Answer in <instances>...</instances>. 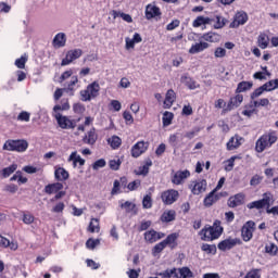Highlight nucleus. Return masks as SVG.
<instances>
[{"label": "nucleus", "mask_w": 278, "mask_h": 278, "mask_svg": "<svg viewBox=\"0 0 278 278\" xmlns=\"http://www.w3.org/2000/svg\"><path fill=\"white\" fill-rule=\"evenodd\" d=\"M97 140H99V135L97 134V129L94 127L88 130L83 138L84 144H89L90 147H94V144H97Z\"/></svg>", "instance_id": "aec40b11"}, {"label": "nucleus", "mask_w": 278, "mask_h": 278, "mask_svg": "<svg viewBox=\"0 0 278 278\" xmlns=\"http://www.w3.org/2000/svg\"><path fill=\"white\" fill-rule=\"evenodd\" d=\"M255 231V222L249 220L241 228V238L243 242H249L253 238Z\"/></svg>", "instance_id": "6e6552de"}, {"label": "nucleus", "mask_w": 278, "mask_h": 278, "mask_svg": "<svg viewBox=\"0 0 278 278\" xmlns=\"http://www.w3.org/2000/svg\"><path fill=\"white\" fill-rule=\"evenodd\" d=\"M179 275L178 278H192L194 277V274L192 270L189 269V267H181L178 269Z\"/></svg>", "instance_id": "a18cd8bd"}, {"label": "nucleus", "mask_w": 278, "mask_h": 278, "mask_svg": "<svg viewBox=\"0 0 278 278\" xmlns=\"http://www.w3.org/2000/svg\"><path fill=\"white\" fill-rule=\"evenodd\" d=\"M243 101H244V96H242V93H236L235 97H231L229 99L226 108L223 109V113L227 114V112H231V110H235V108H240Z\"/></svg>", "instance_id": "f8f14e48"}, {"label": "nucleus", "mask_w": 278, "mask_h": 278, "mask_svg": "<svg viewBox=\"0 0 278 278\" xmlns=\"http://www.w3.org/2000/svg\"><path fill=\"white\" fill-rule=\"evenodd\" d=\"M141 181L140 180H134L128 184L127 188L130 190V192H134V190H138L140 188Z\"/></svg>", "instance_id": "0e129e2a"}, {"label": "nucleus", "mask_w": 278, "mask_h": 278, "mask_svg": "<svg viewBox=\"0 0 278 278\" xmlns=\"http://www.w3.org/2000/svg\"><path fill=\"white\" fill-rule=\"evenodd\" d=\"M245 199L247 195L242 192L231 195L227 202L228 207H240V205H244Z\"/></svg>", "instance_id": "f3484780"}, {"label": "nucleus", "mask_w": 278, "mask_h": 278, "mask_svg": "<svg viewBox=\"0 0 278 278\" xmlns=\"http://www.w3.org/2000/svg\"><path fill=\"white\" fill-rule=\"evenodd\" d=\"M155 16H162V11L160 10V7L155 4H148L146 7V18L148 21H151V18H155Z\"/></svg>", "instance_id": "412c9836"}, {"label": "nucleus", "mask_w": 278, "mask_h": 278, "mask_svg": "<svg viewBox=\"0 0 278 278\" xmlns=\"http://www.w3.org/2000/svg\"><path fill=\"white\" fill-rule=\"evenodd\" d=\"M73 112L75 114H84V112H86V106L81 103H74L73 104Z\"/></svg>", "instance_id": "4d7b16f0"}, {"label": "nucleus", "mask_w": 278, "mask_h": 278, "mask_svg": "<svg viewBox=\"0 0 278 278\" xmlns=\"http://www.w3.org/2000/svg\"><path fill=\"white\" fill-rule=\"evenodd\" d=\"M99 244H101V240H99V239L89 238V239L86 241V247H87V249L94 250V249H97V247H99Z\"/></svg>", "instance_id": "864d4df0"}, {"label": "nucleus", "mask_w": 278, "mask_h": 278, "mask_svg": "<svg viewBox=\"0 0 278 278\" xmlns=\"http://www.w3.org/2000/svg\"><path fill=\"white\" fill-rule=\"evenodd\" d=\"M188 177H190V170H177L172 177V184H174V186H181Z\"/></svg>", "instance_id": "a211bd4d"}, {"label": "nucleus", "mask_w": 278, "mask_h": 278, "mask_svg": "<svg viewBox=\"0 0 278 278\" xmlns=\"http://www.w3.org/2000/svg\"><path fill=\"white\" fill-rule=\"evenodd\" d=\"M81 55H84V50H81L79 48L68 50L65 53V58L62 59V61H61V66H68L71 64H73V62H75V60H79V58H81Z\"/></svg>", "instance_id": "0eeeda50"}, {"label": "nucleus", "mask_w": 278, "mask_h": 278, "mask_svg": "<svg viewBox=\"0 0 278 278\" xmlns=\"http://www.w3.org/2000/svg\"><path fill=\"white\" fill-rule=\"evenodd\" d=\"M268 86H271V83H265L261 87L256 88L252 93H251V99H257V97H262L264 92H267Z\"/></svg>", "instance_id": "c9c22d12"}, {"label": "nucleus", "mask_w": 278, "mask_h": 278, "mask_svg": "<svg viewBox=\"0 0 278 278\" xmlns=\"http://www.w3.org/2000/svg\"><path fill=\"white\" fill-rule=\"evenodd\" d=\"M123 118L126 122L127 125H134V116L129 111H125L123 113Z\"/></svg>", "instance_id": "680f3d73"}, {"label": "nucleus", "mask_w": 278, "mask_h": 278, "mask_svg": "<svg viewBox=\"0 0 278 278\" xmlns=\"http://www.w3.org/2000/svg\"><path fill=\"white\" fill-rule=\"evenodd\" d=\"M60 190H64V185L62 182H53L45 187L46 194H55Z\"/></svg>", "instance_id": "bb28decb"}, {"label": "nucleus", "mask_w": 278, "mask_h": 278, "mask_svg": "<svg viewBox=\"0 0 278 278\" xmlns=\"http://www.w3.org/2000/svg\"><path fill=\"white\" fill-rule=\"evenodd\" d=\"M179 199V191L175 189H168L161 193V200L164 205H173Z\"/></svg>", "instance_id": "1a4fd4ad"}, {"label": "nucleus", "mask_w": 278, "mask_h": 278, "mask_svg": "<svg viewBox=\"0 0 278 278\" xmlns=\"http://www.w3.org/2000/svg\"><path fill=\"white\" fill-rule=\"evenodd\" d=\"M268 45H270V37L266 33H261L257 37V47L260 49H268Z\"/></svg>", "instance_id": "2f4dec72"}, {"label": "nucleus", "mask_w": 278, "mask_h": 278, "mask_svg": "<svg viewBox=\"0 0 278 278\" xmlns=\"http://www.w3.org/2000/svg\"><path fill=\"white\" fill-rule=\"evenodd\" d=\"M241 114L243 116H247L248 118H251V116H253V114H257V109H253V108L249 106V104H248L244 106V110L241 112Z\"/></svg>", "instance_id": "603ef678"}, {"label": "nucleus", "mask_w": 278, "mask_h": 278, "mask_svg": "<svg viewBox=\"0 0 278 278\" xmlns=\"http://www.w3.org/2000/svg\"><path fill=\"white\" fill-rule=\"evenodd\" d=\"M31 118V114L27 111H22L17 117L16 121H20L21 123H29V119Z\"/></svg>", "instance_id": "de8ad7c7"}, {"label": "nucleus", "mask_w": 278, "mask_h": 278, "mask_svg": "<svg viewBox=\"0 0 278 278\" xmlns=\"http://www.w3.org/2000/svg\"><path fill=\"white\" fill-rule=\"evenodd\" d=\"M220 199V195L216 193V190L211 191L205 198H204V206L205 207H212L214 203H216Z\"/></svg>", "instance_id": "393cba45"}, {"label": "nucleus", "mask_w": 278, "mask_h": 278, "mask_svg": "<svg viewBox=\"0 0 278 278\" xmlns=\"http://www.w3.org/2000/svg\"><path fill=\"white\" fill-rule=\"evenodd\" d=\"M242 142H244V137L235 135L226 143V149L227 151H236V149H240V147H242Z\"/></svg>", "instance_id": "dca6fc26"}, {"label": "nucleus", "mask_w": 278, "mask_h": 278, "mask_svg": "<svg viewBox=\"0 0 278 278\" xmlns=\"http://www.w3.org/2000/svg\"><path fill=\"white\" fill-rule=\"evenodd\" d=\"M121 164H123V162H121V159L111 160L109 162V167L111 168V170H118L121 168Z\"/></svg>", "instance_id": "6e6d98bb"}, {"label": "nucleus", "mask_w": 278, "mask_h": 278, "mask_svg": "<svg viewBox=\"0 0 278 278\" xmlns=\"http://www.w3.org/2000/svg\"><path fill=\"white\" fill-rule=\"evenodd\" d=\"M173 118H175V114L172 112L165 111L163 114V127H168L173 124Z\"/></svg>", "instance_id": "a19ab883"}, {"label": "nucleus", "mask_w": 278, "mask_h": 278, "mask_svg": "<svg viewBox=\"0 0 278 278\" xmlns=\"http://www.w3.org/2000/svg\"><path fill=\"white\" fill-rule=\"evenodd\" d=\"M109 144L113 149H119L121 144H123V139H121L118 136H113L111 139H109Z\"/></svg>", "instance_id": "37998d69"}, {"label": "nucleus", "mask_w": 278, "mask_h": 278, "mask_svg": "<svg viewBox=\"0 0 278 278\" xmlns=\"http://www.w3.org/2000/svg\"><path fill=\"white\" fill-rule=\"evenodd\" d=\"M99 92H101V85H99V81L94 80L90 83L86 89L79 91L80 101H92V99H97V97H99Z\"/></svg>", "instance_id": "20e7f679"}, {"label": "nucleus", "mask_w": 278, "mask_h": 278, "mask_svg": "<svg viewBox=\"0 0 278 278\" xmlns=\"http://www.w3.org/2000/svg\"><path fill=\"white\" fill-rule=\"evenodd\" d=\"M236 160H242L240 155H233L226 161L225 170H233V166H236Z\"/></svg>", "instance_id": "ea45409f"}, {"label": "nucleus", "mask_w": 278, "mask_h": 278, "mask_svg": "<svg viewBox=\"0 0 278 278\" xmlns=\"http://www.w3.org/2000/svg\"><path fill=\"white\" fill-rule=\"evenodd\" d=\"M215 58H225V55H227V50H225V48H216L215 52H214Z\"/></svg>", "instance_id": "69168bd1"}, {"label": "nucleus", "mask_w": 278, "mask_h": 278, "mask_svg": "<svg viewBox=\"0 0 278 278\" xmlns=\"http://www.w3.org/2000/svg\"><path fill=\"white\" fill-rule=\"evenodd\" d=\"M34 220H36V217H34V215H31L29 213L23 214V223L25 225H31L34 223Z\"/></svg>", "instance_id": "bf43d9fd"}, {"label": "nucleus", "mask_w": 278, "mask_h": 278, "mask_svg": "<svg viewBox=\"0 0 278 278\" xmlns=\"http://www.w3.org/2000/svg\"><path fill=\"white\" fill-rule=\"evenodd\" d=\"M262 181H264V176H260V175L255 174V175L250 179V186H252L253 188H255V186H260V184H262Z\"/></svg>", "instance_id": "5fc2aeb1"}, {"label": "nucleus", "mask_w": 278, "mask_h": 278, "mask_svg": "<svg viewBox=\"0 0 278 278\" xmlns=\"http://www.w3.org/2000/svg\"><path fill=\"white\" fill-rule=\"evenodd\" d=\"M205 49H210V43L207 42L194 43L190 47L189 53L191 55H195V53H201L202 51H205Z\"/></svg>", "instance_id": "c756f323"}, {"label": "nucleus", "mask_w": 278, "mask_h": 278, "mask_svg": "<svg viewBox=\"0 0 278 278\" xmlns=\"http://www.w3.org/2000/svg\"><path fill=\"white\" fill-rule=\"evenodd\" d=\"M180 81L185 84L189 90H197V88H199L197 80L192 79L190 76H181Z\"/></svg>", "instance_id": "72a5a7b5"}, {"label": "nucleus", "mask_w": 278, "mask_h": 278, "mask_svg": "<svg viewBox=\"0 0 278 278\" xmlns=\"http://www.w3.org/2000/svg\"><path fill=\"white\" fill-rule=\"evenodd\" d=\"M153 166V161L151 159H146L142 166H139L138 169H135V175H143V177H147L149 175V168Z\"/></svg>", "instance_id": "5701e85b"}, {"label": "nucleus", "mask_w": 278, "mask_h": 278, "mask_svg": "<svg viewBox=\"0 0 278 278\" xmlns=\"http://www.w3.org/2000/svg\"><path fill=\"white\" fill-rule=\"evenodd\" d=\"M121 208L125 210L127 214H131V212H134L135 214H137L136 212V204L126 201L125 203L121 204Z\"/></svg>", "instance_id": "c03bdc74"}, {"label": "nucleus", "mask_w": 278, "mask_h": 278, "mask_svg": "<svg viewBox=\"0 0 278 278\" xmlns=\"http://www.w3.org/2000/svg\"><path fill=\"white\" fill-rule=\"evenodd\" d=\"M142 207L143 210H151V207H153V199H151L150 194L143 197Z\"/></svg>", "instance_id": "8fccbe9b"}, {"label": "nucleus", "mask_w": 278, "mask_h": 278, "mask_svg": "<svg viewBox=\"0 0 278 278\" xmlns=\"http://www.w3.org/2000/svg\"><path fill=\"white\" fill-rule=\"evenodd\" d=\"M275 203V197L270 192L263 193V199L250 202L248 204V210H270V205Z\"/></svg>", "instance_id": "423d86ee"}, {"label": "nucleus", "mask_w": 278, "mask_h": 278, "mask_svg": "<svg viewBox=\"0 0 278 278\" xmlns=\"http://www.w3.org/2000/svg\"><path fill=\"white\" fill-rule=\"evenodd\" d=\"M105 164L106 162L104 161V159H99L92 164V168L93 170H99V168H105Z\"/></svg>", "instance_id": "052dcab7"}, {"label": "nucleus", "mask_w": 278, "mask_h": 278, "mask_svg": "<svg viewBox=\"0 0 278 278\" xmlns=\"http://www.w3.org/2000/svg\"><path fill=\"white\" fill-rule=\"evenodd\" d=\"M267 84H271V86H267V92H271V90H277L278 88V78L276 79H271L269 81H267Z\"/></svg>", "instance_id": "338daca9"}, {"label": "nucleus", "mask_w": 278, "mask_h": 278, "mask_svg": "<svg viewBox=\"0 0 278 278\" xmlns=\"http://www.w3.org/2000/svg\"><path fill=\"white\" fill-rule=\"evenodd\" d=\"M201 250L204 251V253H208L211 255H216V245L215 244L203 243L201 245Z\"/></svg>", "instance_id": "49530a36"}, {"label": "nucleus", "mask_w": 278, "mask_h": 278, "mask_svg": "<svg viewBox=\"0 0 278 278\" xmlns=\"http://www.w3.org/2000/svg\"><path fill=\"white\" fill-rule=\"evenodd\" d=\"M251 88H253V81L243 80L237 85V89L235 90V92L236 94H242V92H249Z\"/></svg>", "instance_id": "7c9ffc66"}, {"label": "nucleus", "mask_w": 278, "mask_h": 278, "mask_svg": "<svg viewBox=\"0 0 278 278\" xmlns=\"http://www.w3.org/2000/svg\"><path fill=\"white\" fill-rule=\"evenodd\" d=\"M165 249H166V244L164 243V241H161L153 247L152 254L160 255V253H162V251H164Z\"/></svg>", "instance_id": "3c124183"}, {"label": "nucleus", "mask_w": 278, "mask_h": 278, "mask_svg": "<svg viewBox=\"0 0 278 278\" xmlns=\"http://www.w3.org/2000/svg\"><path fill=\"white\" fill-rule=\"evenodd\" d=\"M71 110V103L68 98H63L61 104H55L53 106V116L61 129H75V125L68 116H64L61 112H66Z\"/></svg>", "instance_id": "f257e3e1"}, {"label": "nucleus", "mask_w": 278, "mask_h": 278, "mask_svg": "<svg viewBox=\"0 0 278 278\" xmlns=\"http://www.w3.org/2000/svg\"><path fill=\"white\" fill-rule=\"evenodd\" d=\"M54 49H62V47H66V34L58 33L52 41Z\"/></svg>", "instance_id": "b1692460"}, {"label": "nucleus", "mask_w": 278, "mask_h": 278, "mask_svg": "<svg viewBox=\"0 0 278 278\" xmlns=\"http://www.w3.org/2000/svg\"><path fill=\"white\" fill-rule=\"evenodd\" d=\"M159 276L163 278H172V277L179 278V274H177V268L166 269L160 273Z\"/></svg>", "instance_id": "79ce46f5"}, {"label": "nucleus", "mask_w": 278, "mask_h": 278, "mask_svg": "<svg viewBox=\"0 0 278 278\" xmlns=\"http://www.w3.org/2000/svg\"><path fill=\"white\" fill-rule=\"evenodd\" d=\"M143 236H144L146 242L153 244V242H157V240H162V238H165L166 233L157 232L154 229H151L146 231Z\"/></svg>", "instance_id": "6ab92c4d"}, {"label": "nucleus", "mask_w": 278, "mask_h": 278, "mask_svg": "<svg viewBox=\"0 0 278 278\" xmlns=\"http://www.w3.org/2000/svg\"><path fill=\"white\" fill-rule=\"evenodd\" d=\"M265 252L268 253V255L275 256L278 253V247L275 243H269L265 245Z\"/></svg>", "instance_id": "09e8293b"}, {"label": "nucleus", "mask_w": 278, "mask_h": 278, "mask_svg": "<svg viewBox=\"0 0 278 278\" xmlns=\"http://www.w3.org/2000/svg\"><path fill=\"white\" fill-rule=\"evenodd\" d=\"M175 218H177V212L175 210H168L161 215V223H173Z\"/></svg>", "instance_id": "473e14b6"}, {"label": "nucleus", "mask_w": 278, "mask_h": 278, "mask_svg": "<svg viewBox=\"0 0 278 278\" xmlns=\"http://www.w3.org/2000/svg\"><path fill=\"white\" fill-rule=\"evenodd\" d=\"M177 99V93H175V90L168 89L165 96L164 105L168 110L173 108V103H175Z\"/></svg>", "instance_id": "cd10ccee"}, {"label": "nucleus", "mask_w": 278, "mask_h": 278, "mask_svg": "<svg viewBox=\"0 0 278 278\" xmlns=\"http://www.w3.org/2000/svg\"><path fill=\"white\" fill-rule=\"evenodd\" d=\"M3 151H15L16 153H25L29 149V142L25 139H8L3 147Z\"/></svg>", "instance_id": "39448f33"}, {"label": "nucleus", "mask_w": 278, "mask_h": 278, "mask_svg": "<svg viewBox=\"0 0 278 278\" xmlns=\"http://www.w3.org/2000/svg\"><path fill=\"white\" fill-rule=\"evenodd\" d=\"M203 40L206 42H218L220 40V35L214 31H208L202 36Z\"/></svg>", "instance_id": "4c0bfd02"}, {"label": "nucleus", "mask_w": 278, "mask_h": 278, "mask_svg": "<svg viewBox=\"0 0 278 278\" xmlns=\"http://www.w3.org/2000/svg\"><path fill=\"white\" fill-rule=\"evenodd\" d=\"M89 233H99L101 231V226L99 225V219L91 218L89 226L87 228Z\"/></svg>", "instance_id": "e433bc0d"}, {"label": "nucleus", "mask_w": 278, "mask_h": 278, "mask_svg": "<svg viewBox=\"0 0 278 278\" xmlns=\"http://www.w3.org/2000/svg\"><path fill=\"white\" fill-rule=\"evenodd\" d=\"M201 240L204 242H213V240H218L223 236V227L220 226V220L216 219L213 226L206 225L200 231Z\"/></svg>", "instance_id": "f03ea898"}, {"label": "nucleus", "mask_w": 278, "mask_h": 278, "mask_svg": "<svg viewBox=\"0 0 278 278\" xmlns=\"http://www.w3.org/2000/svg\"><path fill=\"white\" fill-rule=\"evenodd\" d=\"M237 244H242V241L238 238H235V239L228 238V239L220 241L217 244V249L219 251H231V249H233V247H236Z\"/></svg>", "instance_id": "2eb2a0df"}, {"label": "nucleus", "mask_w": 278, "mask_h": 278, "mask_svg": "<svg viewBox=\"0 0 278 278\" xmlns=\"http://www.w3.org/2000/svg\"><path fill=\"white\" fill-rule=\"evenodd\" d=\"M214 23V18L199 15L193 22L192 27L199 28L202 27V25H212Z\"/></svg>", "instance_id": "a878e982"}, {"label": "nucleus", "mask_w": 278, "mask_h": 278, "mask_svg": "<svg viewBox=\"0 0 278 278\" xmlns=\"http://www.w3.org/2000/svg\"><path fill=\"white\" fill-rule=\"evenodd\" d=\"M177 240H179V232H173L163 240V243L165 244V247H169V249L173 250L177 249L179 244Z\"/></svg>", "instance_id": "4be33fe9"}, {"label": "nucleus", "mask_w": 278, "mask_h": 278, "mask_svg": "<svg viewBox=\"0 0 278 278\" xmlns=\"http://www.w3.org/2000/svg\"><path fill=\"white\" fill-rule=\"evenodd\" d=\"M17 168H18V165L13 163L9 167H4L0 172V176L2 177V179H8V177H10V175L16 173Z\"/></svg>", "instance_id": "f704fd0d"}, {"label": "nucleus", "mask_w": 278, "mask_h": 278, "mask_svg": "<svg viewBox=\"0 0 278 278\" xmlns=\"http://www.w3.org/2000/svg\"><path fill=\"white\" fill-rule=\"evenodd\" d=\"M151 227V220H143L141 222L140 226L138 227V231H147Z\"/></svg>", "instance_id": "774afa93"}, {"label": "nucleus", "mask_w": 278, "mask_h": 278, "mask_svg": "<svg viewBox=\"0 0 278 278\" xmlns=\"http://www.w3.org/2000/svg\"><path fill=\"white\" fill-rule=\"evenodd\" d=\"M189 189L194 195L203 194V192L207 190V180L205 179L192 180L189 185Z\"/></svg>", "instance_id": "9d476101"}, {"label": "nucleus", "mask_w": 278, "mask_h": 278, "mask_svg": "<svg viewBox=\"0 0 278 278\" xmlns=\"http://www.w3.org/2000/svg\"><path fill=\"white\" fill-rule=\"evenodd\" d=\"M71 177V174H68V170H66L64 167H56L54 170V178L56 181H66Z\"/></svg>", "instance_id": "c85d7f7f"}, {"label": "nucleus", "mask_w": 278, "mask_h": 278, "mask_svg": "<svg viewBox=\"0 0 278 278\" xmlns=\"http://www.w3.org/2000/svg\"><path fill=\"white\" fill-rule=\"evenodd\" d=\"M79 77L76 75L71 77V80L65 83L64 92L68 94V97H75V92L79 90Z\"/></svg>", "instance_id": "9b49d317"}, {"label": "nucleus", "mask_w": 278, "mask_h": 278, "mask_svg": "<svg viewBox=\"0 0 278 278\" xmlns=\"http://www.w3.org/2000/svg\"><path fill=\"white\" fill-rule=\"evenodd\" d=\"M25 64H27V56H21L15 60V66L18 68H25Z\"/></svg>", "instance_id": "e2e57ef3"}, {"label": "nucleus", "mask_w": 278, "mask_h": 278, "mask_svg": "<svg viewBox=\"0 0 278 278\" xmlns=\"http://www.w3.org/2000/svg\"><path fill=\"white\" fill-rule=\"evenodd\" d=\"M278 140L277 131L269 130L263 134L255 142L256 153H264L266 149H270Z\"/></svg>", "instance_id": "7ed1b4c3"}, {"label": "nucleus", "mask_w": 278, "mask_h": 278, "mask_svg": "<svg viewBox=\"0 0 278 278\" xmlns=\"http://www.w3.org/2000/svg\"><path fill=\"white\" fill-rule=\"evenodd\" d=\"M229 21L222 15H215V24L213 25L214 29H223Z\"/></svg>", "instance_id": "58836bf2"}, {"label": "nucleus", "mask_w": 278, "mask_h": 278, "mask_svg": "<svg viewBox=\"0 0 278 278\" xmlns=\"http://www.w3.org/2000/svg\"><path fill=\"white\" fill-rule=\"evenodd\" d=\"M149 150V142L147 141H138L135 143L130 150L131 157H140L143 153H147Z\"/></svg>", "instance_id": "ddd939ff"}, {"label": "nucleus", "mask_w": 278, "mask_h": 278, "mask_svg": "<svg viewBox=\"0 0 278 278\" xmlns=\"http://www.w3.org/2000/svg\"><path fill=\"white\" fill-rule=\"evenodd\" d=\"M249 21V15L244 11H239L235 14L233 21L230 23V29H238L240 25H244Z\"/></svg>", "instance_id": "4468645a"}, {"label": "nucleus", "mask_w": 278, "mask_h": 278, "mask_svg": "<svg viewBox=\"0 0 278 278\" xmlns=\"http://www.w3.org/2000/svg\"><path fill=\"white\" fill-rule=\"evenodd\" d=\"M261 271L262 269H252L243 278H262V275H260Z\"/></svg>", "instance_id": "13d9d810"}]
</instances>
